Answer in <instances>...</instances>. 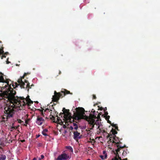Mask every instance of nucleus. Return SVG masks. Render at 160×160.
Returning <instances> with one entry per match:
<instances>
[{"instance_id": "obj_21", "label": "nucleus", "mask_w": 160, "mask_h": 160, "mask_svg": "<svg viewBox=\"0 0 160 160\" xmlns=\"http://www.w3.org/2000/svg\"><path fill=\"white\" fill-rule=\"evenodd\" d=\"M99 130L101 132H102V133H106V132L105 130H102L100 129H99Z\"/></svg>"}, {"instance_id": "obj_39", "label": "nucleus", "mask_w": 160, "mask_h": 160, "mask_svg": "<svg viewBox=\"0 0 160 160\" xmlns=\"http://www.w3.org/2000/svg\"><path fill=\"white\" fill-rule=\"evenodd\" d=\"M47 110H49V109L48 108H46L45 109V110L44 111L45 112H46L47 111Z\"/></svg>"}, {"instance_id": "obj_53", "label": "nucleus", "mask_w": 160, "mask_h": 160, "mask_svg": "<svg viewBox=\"0 0 160 160\" xmlns=\"http://www.w3.org/2000/svg\"><path fill=\"white\" fill-rule=\"evenodd\" d=\"M87 160H90V159H87Z\"/></svg>"}, {"instance_id": "obj_40", "label": "nucleus", "mask_w": 160, "mask_h": 160, "mask_svg": "<svg viewBox=\"0 0 160 160\" xmlns=\"http://www.w3.org/2000/svg\"><path fill=\"white\" fill-rule=\"evenodd\" d=\"M70 128L72 130L73 129V127L72 126H71Z\"/></svg>"}, {"instance_id": "obj_19", "label": "nucleus", "mask_w": 160, "mask_h": 160, "mask_svg": "<svg viewBox=\"0 0 160 160\" xmlns=\"http://www.w3.org/2000/svg\"><path fill=\"white\" fill-rule=\"evenodd\" d=\"M17 128H18L17 127H15V126H12L11 128V131H12L14 129H17Z\"/></svg>"}, {"instance_id": "obj_17", "label": "nucleus", "mask_w": 160, "mask_h": 160, "mask_svg": "<svg viewBox=\"0 0 160 160\" xmlns=\"http://www.w3.org/2000/svg\"><path fill=\"white\" fill-rule=\"evenodd\" d=\"M109 137V141H110L111 142H112V134H110V135H108L107 136V138H108Z\"/></svg>"}, {"instance_id": "obj_35", "label": "nucleus", "mask_w": 160, "mask_h": 160, "mask_svg": "<svg viewBox=\"0 0 160 160\" xmlns=\"http://www.w3.org/2000/svg\"><path fill=\"white\" fill-rule=\"evenodd\" d=\"M96 118H97L98 119H99L100 118V115H98L97 117Z\"/></svg>"}, {"instance_id": "obj_16", "label": "nucleus", "mask_w": 160, "mask_h": 160, "mask_svg": "<svg viewBox=\"0 0 160 160\" xmlns=\"http://www.w3.org/2000/svg\"><path fill=\"white\" fill-rule=\"evenodd\" d=\"M111 126L115 128V129H116L117 130H119L118 129V126L117 124H114L113 123H112V124H111Z\"/></svg>"}, {"instance_id": "obj_12", "label": "nucleus", "mask_w": 160, "mask_h": 160, "mask_svg": "<svg viewBox=\"0 0 160 160\" xmlns=\"http://www.w3.org/2000/svg\"><path fill=\"white\" fill-rule=\"evenodd\" d=\"M74 138L75 139L76 138H78V137L80 135V133L78 132L77 131L74 132Z\"/></svg>"}, {"instance_id": "obj_28", "label": "nucleus", "mask_w": 160, "mask_h": 160, "mask_svg": "<svg viewBox=\"0 0 160 160\" xmlns=\"http://www.w3.org/2000/svg\"><path fill=\"white\" fill-rule=\"evenodd\" d=\"M44 110V109H43L41 111V115L43 117H44V114H43V110Z\"/></svg>"}, {"instance_id": "obj_11", "label": "nucleus", "mask_w": 160, "mask_h": 160, "mask_svg": "<svg viewBox=\"0 0 160 160\" xmlns=\"http://www.w3.org/2000/svg\"><path fill=\"white\" fill-rule=\"evenodd\" d=\"M3 45H2V47H1V48H0V55L1 54H4L5 55H8V54L9 53L8 52H6L5 53H4V51L3 50V47H2Z\"/></svg>"}, {"instance_id": "obj_7", "label": "nucleus", "mask_w": 160, "mask_h": 160, "mask_svg": "<svg viewBox=\"0 0 160 160\" xmlns=\"http://www.w3.org/2000/svg\"><path fill=\"white\" fill-rule=\"evenodd\" d=\"M5 82H4L5 83V85H4V84H3L2 86L0 85V88H1V90H4V91L3 92L0 93V94L1 93H3L6 92H8V91L10 90H14L13 89H12L11 87V85L9 84V82L8 81V80H5ZM9 80H10V79H9ZM4 83V82H3Z\"/></svg>"}, {"instance_id": "obj_14", "label": "nucleus", "mask_w": 160, "mask_h": 160, "mask_svg": "<svg viewBox=\"0 0 160 160\" xmlns=\"http://www.w3.org/2000/svg\"><path fill=\"white\" fill-rule=\"evenodd\" d=\"M6 158V156L5 155L0 154V160H5Z\"/></svg>"}, {"instance_id": "obj_18", "label": "nucleus", "mask_w": 160, "mask_h": 160, "mask_svg": "<svg viewBox=\"0 0 160 160\" xmlns=\"http://www.w3.org/2000/svg\"><path fill=\"white\" fill-rule=\"evenodd\" d=\"M100 157L102 159H104L107 158V154H105L104 156L103 155H101Z\"/></svg>"}, {"instance_id": "obj_44", "label": "nucleus", "mask_w": 160, "mask_h": 160, "mask_svg": "<svg viewBox=\"0 0 160 160\" xmlns=\"http://www.w3.org/2000/svg\"><path fill=\"white\" fill-rule=\"evenodd\" d=\"M16 66H19L20 65L19 64H16Z\"/></svg>"}, {"instance_id": "obj_26", "label": "nucleus", "mask_w": 160, "mask_h": 160, "mask_svg": "<svg viewBox=\"0 0 160 160\" xmlns=\"http://www.w3.org/2000/svg\"><path fill=\"white\" fill-rule=\"evenodd\" d=\"M48 129H44L43 131V132H48Z\"/></svg>"}, {"instance_id": "obj_43", "label": "nucleus", "mask_w": 160, "mask_h": 160, "mask_svg": "<svg viewBox=\"0 0 160 160\" xmlns=\"http://www.w3.org/2000/svg\"><path fill=\"white\" fill-rule=\"evenodd\" d=\"M61 71H59V74H61Z\"/></svg>"}, {"instance_id": "obj_22", "label": "nucleus", "mask_w": 160, "mask_h": 160, "mask_svg": "<svg viewBox=\"0 0 160 160\" xmlns=\"http://www.w3.org/2000/svg\"><path fill=\"white\" fill-rule=\"evenodd\" d=\"M3 54V55L2 56L1 58L2 59L3 58H5L6 57V55H5L4 54Z\"/></svg>"}, {"instance_id": "obj_51", "label": "nucleus", "mask_w": 160, "mask_h": 160, "mask_svg": "<svg viewBox=\"0 0 160 160\" xmlns=\"http://www.w3.org/2000/svg\"><path fill=\"white\" fill-rule=\"evenodd\" d=\"M99 128V126H98V128Z\"/></svg>"}, {"instance_id": "obj_49", "label": "nucleus", "mask_w": 160, "mask_h": 160, "mask_svg": "<svg viewBox=\"0 0 160 160\" xmlns=\"http://www.w3.org/2000/svg\"><path fill=\"white\" fill-rule=\"evenodd\" d=\"M92 140L94 141V142H95V140L93 139H92Z\"/></svg>"}, {"instance_id": "obj_6", "label": "nucleus", "mask_w": 160, "mask_h": 160, "mask_svg": "<svg viewBox=\"0 0 160 160\" xmlns=\"http://www.w3.org/2000/svg\"><path fill=\"white\" fill-rule=\"evenodd\" d=\"M69 94H71L70 92L65 89L64 91H62L60 92H57L55 91L54 95L52 96V101L58 102L60 98H62L66 95Z\"/></svg>"}, {"instance_id": "obj_48", "label": "nucleus", "mask_w": 160, "mask_h": 160, "mask_svg": "<svg viewBox=\"0 0 160 160\" xmlns=\"http://www.w3.org/2000/svg\"><path fill=\"white\" fill-rule=\"evenodd\" d=\"M102 107H101V108L100 109L101 110H102Z\"/></svg>"}, {"instance_id": "obj_31", "label": "nucleus", "mask_w": 160, "mask_h": 160, "mask_svg": "<svg viewBox=\"0 0 160 160\" xmlns=\"http://www.w3.org/2000/svg\"><path fill=\"white\" fill-rule=\"evenodd\" d=\"M95 110L92 109L91 111V112H93V113H94V112H95Z\"/></svg>"}, {"instance_id": "obj_46", "label": "nucleus", "mask_w": 160, "mask_h": 160, "mask_svg": "<svg viewBox=\"0 0 160 160\" xmlns=\"http://www.w3.org/2000/svg\"><path fill=\"white\" fill-rule=\"evenodd\" d=\"M25 123L26 124H28V121H26Z\"/></svg>"}, {"instance_id": "obj_47", "label": "nucleus", "mask_w": 160, "mask_h": 160, "mask_svg": "<svg viewBox=\"0 0 160 160\" xmlns=\"http://www.w3.org/2000/svg\"><path fill=\"white\" fill-rule=\"evenodd\" d=\"M104 111H105L106 110H107V108L106 107L104 109Z\"/></svg>"}, {"instance_id": "obj_32", "label": "nucleus", "mask_w": 160, "mask_h": 160, "mask_svg": "<svg viewBox=\"0 0 160 160\" xmlns=\"http://www.w3.org/2000/svg\"><path fill=\"white\" fill-rule=\"evenodd\" d=\"M108 122L110 123V124H111H111H112L111 123V121H110L109 120H108Z\"/></svg>"}, {"instance_id": "obj_23", "label": "nucleus", "mask_w": 160, "mask_h": 160, "mask_svg": "<svg viewBox=\"0 0 160 160\" xmlns=\"http://www.w3.org/2000/svg\"><path fill=\"white\" fill-rule=\"evenodd\" d=\"M41 158H39V160H41V159H43V158H44V155H41Z\"/></svg>"}, {"instance_id": "obj_50", "label": "nucleus", "mask_w": 160, "mask_h": 160, "mask_svg": "<svg viewBox=\"0 0 160 160\" xmlns=\"http://www.w3.org/2000/svg\"><path fill=\"white\" fill-rule=\"evenodd\" d=\"M98 115H99L100 116L101 115V114L100 113H99Z\"/></svg>"}, {"instance_id": "obj_33", "label": "nucleus", "mask_w": 160, "mask_h": 160, "mask_svg": "<svg viewBox=\"0 0 160 160\" xmlns=\"http://www.w3.org/2000/svg\"><path fill=\"white\" fill-rule=\"evenodd\" d=\"M73 126L74 127L78 126L77 125L76 123H73Z\"/></svg>"}, {"instance_id": "obj_30", "label": "nucleus", "mask_w": 160, "mask_h": 160, "mask_svg": "<svg viewBox=\"0 0 160 160\" xmlns=\"http://www.w3.org/2000/svg\"><path fill=\"white\" fill-rule=\"evenodd\" d=\"M96 97L95 95H93V99H96Z\"/></svg>"}, {"instance_id": "obj_34", "label": "nucleus", "mask_w": 160, "mask_h": 160, "mask_svg": "<svg viewBox=\"0 0 160 160\" xmlns=\"http://www.w3.org/2000/svg\"><path fill=\"white\" fill-rule=\"evenodd\" d=\"M78 128V126H76L74 127V128L75 130H77Z\"/></svg>"}, {"instance_id": "obj_38", "label": "nucleus", "mask_w": 160, "mask_h": 160, "mask_svg": "<svg viewBox=\"0 0 160 160\" xmlns=\"http://www.w3.org/2000/svg\"><path fill=\"white\" fill-rule=\"evenodd\" d=\"M25 141V140L23 139V140H21V142H24Z\"/></svg>"}, {"instance_id": "obj_27", "label": "nucleus", "mask_w": 160, "mask_h": 160, "mask_svg": "<svg viewBox=\"0 0 160 160\" xmlns=\"http://www.w3.org/2000/svg\"><path fill=\"white\" fill-rule=\"evenodd\" d=\"M106 116V119L107 120H109V118H110V116Z\"/></svg>"}, {"instance_id": "obj_5", "label": "nucleus", "mask_w": 160, "mask_h": 160, "mask_svg": "<svg viewBox=\"0 0 160 160\" xmlns=\"http://www.w3.org/2000/svg\"><path fill=\"white\" fill-rule=\"evenodd\" d=\"M62 111L64 113L63 117L64 119H63V120L66 124L67 123L68 124V122L71 123L73 122L74 119L76 120L74 118V114L76 112L74 113L73 117H72L71 116V114L69 112V109H66L65 108H63ZM76 112L77 111H76Z\"/></svg>"}, {"instance_id": "obj_41", "label": "nucleus", "mask_w": 160, "mask_h": 160, "mask_svg": "<svg viewBox=\"0 0 160 160\" xmlns=\"http://www.w3.org/2000/svg\"><path fill=\"white\" fill-rule=\"evenodd\" d=\"M40 135H38L37 136V138H38L39 137H40Z\"/></svg>"}, {"instance_id": "obj_10", "label": "nucleus", "mask_w": 160, "mask_h": 160, "mask_svg": "<svg viewBox=\"0 0 160 160\" xmlns=\"http://www.w3.org/2000/svg\"><path fill=\"white\" fill-rule=\"evenodd\" d=\"M44 120L42 118L40 117L39 116H37L36 123L39 125H41L44 122Z\"/></svg>"}, {"instance_id": "obj_24", "label": "nucleus", "mask_w": 160, "mask_h": 160, "mask_svg": "<svg viewBox=\"0 0 160 160\" xmlns=\"http://www.w3.org/2000/svg\"><path fill=\"white\" fill-rule=\"evenodd\" d=\"M64 114V113H63V112H61L59 114V116H61V117H62V115Z\"/></svg>"}, {"instance_id": "obj_20", "label": "nucleus", "mask_w": 160, "mask_h": 160, "mask_svg": "<svg viewBox=\"0 0 160 160\" xmlns=\"http://www.w3.org/2000/svg\"><path fill=\"white\" fill-rule=\"evenodd\" d=\"M42 133L44 136H47L48 135L46 133V132H44L42 131Z\"/></svg>"}, {"instance_id": "obj_9", "label": "nucleus", "mask_w": 160, "mask_h": 160, "mask_svg": "<svg viewBox=\"0 0 160 160\" xmlns=\"http://www.w3.org/2000/svg\"><path fill=\"white\" fill-rule=\"evenodd\" d=\"M69 158V156L66 153H63L59 155L56 160H66Z\"/></svg>"}, {"instance_id": "obj_2", "label": "nucleus", "mask_w": 160, "mask_h": 160, "mask_svg": "<svg viewBox=\"0 0 160 160\" xmlns=\"http://www.w3.org/2000/svg\"><path fill=\"white\" fill-rule=\"evenodd\" d=\"M76 112L74 114V118L76 120H79L81 119H85L92 126L91 129H92L94 127L95 123L94 118H97L96 115L91 113L89 117L86 116L85 115V110L82 108H76Z\"/></svg>"}, {"instance_id": "obj_13", "label": "nucleus", "mask_w": 160, "mask_h": 160, "mask_svg": "<svg viewBox=\"0 0 160 160\" xmlns=\"http://www.w3.org/2000/svg\"><path fill=\"white\" fill-rule=\"evenodd\" d=\"M3 76V74L2 72H0V82H5Z\"/></svg>"}, {"instance_id": "obj_3", "label": "nucleus", "mask_w": 160, "mask_h": 160, "mask_svg": "<svg viewBox=\"0 0 160 160\" xmlns=\"http://www.w3.org/2000/svg\"><path fill=\"white\" fill-rule=\"evenodd\" d=\"M30 73L28 72V73H25L23 76L21 77L20 78H19L17 82H17H15L14 84H12V86L14 88H15L17 87L18 86L20 85L21 88H25V87L24 86L25 85L24 82H26L27 83V85H26V88H28V91H29V89L31 88L30 86V84L28 81L26 79L24 80V81H22V79L24 78L25 76H26L27 75H29L30 74ZM32 86H34V85L33 84H32L31 86L32 87Z\"/></svg>"}, {"instance_id": "obj_52", "label": "nucleus", "mask_w": 160, "mask_h": 160, "mask_svg": "<svg viewBox=\"0 0 160 160\" xmlns=\"http://www.w3.org/2000/svg\"><path fill=\"white\" fill-rule=\"evenodd\" d=\"M0 43H2V41H0Z\"/></svg>"}, {"instance_id": "obj_42", "label": "nucleus", "mask_w": 160, "mask_h": 160, "mask_svg": "<svg viewBox=\"0 0 160 160\" xmlns=\"http://www.w3.org/2000/svg\"><path fill=\"white\" fill-rule=\"evenodd\" d=\"M69 149L71 148V149H72V147H71L69 146Z\"/></svg>"}, {"instance_id": "obj_4", "label": "nucleus", "mask_w": 160, "mask_h": 160, "mask_svg": "<svg viewBox=\"0 0 160 160\" xmlns=\"http://www.w3.org/2000/svg\"><path fill=\"white\" fill-rule=\"evenodd\" d=\"M113 139L112 141V142L113 143L115 144L117 149H115V151H114V154L116 155V156L114 158H116L117 159H120L121 160V158L120 157H119L118 152H119L121 149H122L124 148L125 146H122L120 145V144L121 143L119 140L118 138L117 137L116 135L113 136Z\"/></svg>"}, {"instance_id": "obj_25", "label": "nucleus", "mask_w": 160, "mask_h": 160, "mask_svg": "<svg viewBox=\"0 0 160 160\" xmlns=\"http://www.w3.org/2000/svg\"><path fill=\"white\" fill-rule=\"evenodd\" d=\"M18 122L19 123H21L22 122H23V121H22L20 119H18Z\"/></svg>"}, {"instance_id": "obj_1", "label": "nucleus", "mask_w": 160, "mask_h": 160, "mask_svg": "<svg viewBox=\"0 0 160 160\" xmlns=\"http://www.w3.org/2000/svg\"><path fill=\"white\" fill-rule=\"evenodd\" d=\"M16 92L14 90H9L3 93L0 94V100L3 99L8 103L6 104L4 108L5 113L7 119L13 117L16 109L17 110H21L26 105H30L33 102L28 95L26 98L23 97H16L15 95Z\"/></svg>"}, {"instance_id": "obj_36", "label": "nucleus", "mask_w": 160, "mask_h": 160, "mask_svg": "<svg viewBox=\"0 0 160 160\" xmlns=\"http://www.w3.org/2000/svg\"><path fill=\"white\" fill-rule=\"evenodd\" d=\"M8 58L7 59V64H8L9 62H9L8 61Z\"/></svg>"}, {"instance_id": "obj_45", "label": "nucleus", "mask_w": 160, "mask_h": 160, "mask_svg": "<svg viewBox=\"0 0 160 160\" xmlns=\"http://www.w3.org/2000/svg\"><path fill=\"white\" fill-rule=\"evenodd\" d=\"M32 160H36V158H33V159Z\"/></svg>"}, {"instance_id": "obj_37", "label": "nucleus", "mask_w": 160, "mask_h": 160, "mask_svg": "<svg viewBox=\"0 0 160 160\" xmlns=\"http://www.w3.org/2000/svg\"><path fill=\"white\" fill-rule=\"evenodd\" d=\"M103 154H104V155H105V154H106V151H103Z\"/></svg>"}, {"instance_id": "obj_29", "label": "nucleus", "mask_w": 160, "mask_h": 160, "mask_svg": "<svg viewBox=\"0 0 160 160\" xmlns=\"http://www.w3.org/2000/svg\"><path fill=\"white\" fill-rule=\"evenodd\" d=\"M108 114V113L107 112H105L104 113V115L105 116H107Z\"/></svg>"}, {"instance_id": "obj_15", "label": "nucleus", "mask_w": 160, "mask_h": 160, "mask_svg": "<svg viewBox=\"0 0 160 160\" xmlns=\"http://www.w3.org/2000/svg\"><path fill=\"white\" fill-rule=\"evenodd\" d=\"M111 132H112V134H113V136L116 135L115 134L118 133L113 128L111 130Z\"/></svg>"}, {"instance_id": "obj_8", "label": "nucleus", "mask_w": 160, "mask_h": 160, "mask_svg": "<svg viewBox=\"0 0 160 160\" xmlns=\"http://www.w3.org/2000/svg\"><path fill=\"white\" fill-rule=\"evenodd\" d=\"M52 112H51L50 116H51L50 117V119L52 120H54L53 122L58 124H60L62 125L63 124V122L62 121L60 118L58 117V113L57 112L55 111V114H56V116L57 117V119L55 120L54 116L55 115V114H54L53 115H52L51 114Z\"/></svg>"}]
</instances>
